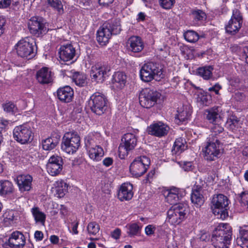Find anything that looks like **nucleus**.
<instances>
[{"mask_svg":"<svg viewBox=\"0 0 248 248\" xmlns=\"http://www.w3.org/2000/svg\"><path fill=\"white\" fill-rule=\"evenodd\" d=\"M214 125L211 128V133L207 138L209 141H220L222 136L221 134L223 133L224 128L220 124H214Z\"/></svg>","mask_w":248,"mask_h":248,"instance_id":"obj_28","label":"nucleus"},{"mask_svg":"<svg viewBox=\"0 0 248 248\" xmlns=\"http://www.w3.org/2000/svg\"><path fill=\"white\" fill-rule=\"evenodd\" d=\"M211 97L204 93H201L198 95L197 101L201 102L203 105H207L208 101Z\"/></svg>","mask_w":248,"mask_h":248,"instance_id":"obj_51","label":"nucleus"},{"mask_svg":"<svg viewBox=\"0 0 248 248\" xmlns=\"http://www.w3.org/2000/svg\"><path fill=\"white\" fill-rule=\"evenodd\" d=\"M137 144V137L131 133L125 134L121 139L118 148V155L121 159H124L129 153L135 148Z\"/></svg>","mask_w":248,"mask_h":248,"instance_id":"obj_8","label":"nucleus"},{"mask_svg":"<svg viewBox=\"0 0 248 248\" xmlns=\"http://www.w3.org/2000/svg\"><path fill=\"white\" fill-rule=\"evenodd\" d=\"M80 145V139L77 133L70 132L66 133L62 140L61 149L69 154L75 153Z\"/></svg>","mask_w":248,"mask_h":248,"instance_id":"obj_5","label":"nucleus"},{"mask_svg":"<svg viewBox=\"0 0 248 248\" xmlns=\"http://www.w3.org/2000/svg\"><path fill=\"white\" fill-rule=\"evenodd\" d=\"M107 101L104 95L96 92L91 96L88 101V106L93 113L101 115L105 113L108 108Z\"/></svg>","mask_w":248,"mask_h":248,"instance_id":"obj_6","label":"nucleus"},{"mask_svg":"<svg viewBox=\"0 0 248 248\" xmlns=\"http://www.w3.org/2000/svg\"><path fill=\"white\" fill-rule=\"evenodd\" d=\"M11 0H0V8L8 7L11 4Z\"/></svg>","mask_w":248,"mask_h":248,"instance_id":"obj_60","label":"nucleus"},{"mask_svg":"<svg viewBox=\"0 0 248 248\" xmlns=\"http://www.w3.org/2000/svg\"><path fill=\"white\" fill-rule=\"evenodd\" d=\"M212 204L213 213L217 218L224 220L228 217L229 200L226 196L221 194L215 195Z\"/></svg>","mask_w":248,"mask_h":248,"instance_id":"obj_4","label":"nucleus"},{"mask_svg":"<svg viewBox=\"0 0 248 248\" xmlns=\"http://www.w3.org/2000/svg\"><path fill=\"white\" fill-rule=\"evenodd\" d=\"M63 159L61 156L52 155L46 165L48 173L52 176H56L60 173L62 169Z\"/></svg>","mask_w":248,"mask_h":248,"instance_id":"obj_16","label":"nucleus"},{"mask_svg":"<svg viewBox=\"0 0 248 248\" xmlns=\"http://www.w3.org/2000/svg\"><path fill=\"white\" fill-rule=\"evenodd\" d=\"M59 57L64 62L72 60L75 56V48L71 44H67L61 46L59 49Z\"/></svg>","mask_w":248,"mask_h":248,"instance_id":"obj_20","label":"nucleus"},{"mask_svg":"<svg viewBox=\"0 0 248 248\" xmlns=\"http://www.w3.org/2000/svg\"><path fill=\"white\" fill-rule=\"evenodd\" d=\"M156 227L153 225H149L145 228V232L147 235H151L155 233Z\"/></svg>","mask_w":248,"mask_h":248,"instance_id":"obj_53","label":"nucleus"},{"mask_svg":"<svg viewBox=\"0 0 248 248\" xmlns=\"http://www.w3.org/2000/svg\"><path fill=\"white\" fill-rule=\"evenodd\" d=\"M110 70L109 67L101 64H96L91 68L90 75L92 80L97 82H103Z\"/></svg>","mask_w":248,"mask_h":248,"instance_id":"obj_17","label":"nucleus"},{"mask_svg":"<svg viewBox=\"0 0 248 248\" xmlns=\"http://www.w3.org/2000/svg\"><path fill=\"white\" fill-rule=\"evenodd\" d=\"M242 24V23L239 22V21H236L230 19L228 24L226 25V31L230 34L234 35L239 31L241 27Z\"/></svg>","mask_w":248,"mask_h":248,"instance_id":"obj_34","label":"nucleus"},{"mask_svg":"<svg viewBox=\"0 0 248 248\" xmlns=\"http://www.w3.org/2000/svg\"><path fill=\"white\" fill-rule=\"evenodd\" d=\"M43 233L42 232L37 231L35 232L34 237L38 241H41L43 238Z\"/></svg>","mask_w":248,"mask_h":248,"instance_id":"obj_63","label":"nucleus"},{"mask_svg":"<svg viewBox=\"0 0 248 248\" xmlns=\"http://www.w3.org/2000/svg\"><path fill=\"white\" fill-rule=\"evenodd\" d=\"M33 43V41L31 42L29 38L19 41L15 46L17 55L28 60L33 58L36 54Z\"/></svg>","mask_w":248,"mask_h":248,"instance_id":"obj_9","label":"nucleus"},{"mask_svg":"<svg viewBox=\"0 0 248 248\" xmlns=\"http://www.w3.org/2000/svg\"><path fill=\"white\" fill-rule=\"evenodd\" d=\"M98 137L97 135L90 133L85 138V145L87 149L98 146L97 141Z\"/></svg>","mask_w":248,"mask_h":248,"instance_id":"obj_38","label":"nucleus"},{"mask_svg":"<svg viewBox=\"0 0 248 248\" xmlns=\"http://www.w3.org/2000/svg\"><path fill=\"white\" fill-rule=\"evenodd\" d=\"M58 98L62 102L69 103L71 102L74 96V91L69 86H65L59 88L57 91Z\"/></svg>","mask_w":248,"mask_h":248,"instance_id":"obj_21","label":"nucleus"},{"mask_svg":"<svg viewBox=\"0 0 248 248\" xmlns=\"http://www.w3.org/2000/svg\"><path fill=\"white\" fill-rule=\"evenodd\" d=\"M54 186L56 194L59 198L63 197L68 191V185L62 180L56 182Z\"/></svg>","mask_w":248,"mask_h":248,"instance_id":"obj_31","label":"nucleus"},{"mask_svg":"<svg viewBox=\"0 0 248 248\" xmlns=\"http://www.w3.org/2000/svg\"><path fill=\"white\" fill-rule=\"evenodd\" d=\"M126 82V76L122 72H117L113 76L112 83L118 89L123 88Z\"/></svg>","mask_w":248,"mask_h":248,"instance_id":"obj_29","label":"nucleus"},{"mask_svg":"<svg viewBox=\"0 0 248 248\" xmlns=\"http://www.w3.org/2000/svg\"><path fill=\"white\" fill-rule=\"evenodd\" d=\"M90 158L93 160L98 161L104 155V151L101 147L97 146L87 149Z\"/></svg>","mask_w":248,"mask_h":248,"instance_id":"obj_33","label":"nucleus"},{"mask_svg":"<svg viewBox=\"0 0 248 248\" xmlns=\"http://www.w3.org/2000/svg\"><path fill=\"white\" fill-rule=\"evenodd\" d=\"M17 213L16 211L13 210H9L6 212L3 216L5 219L12 221L16 219V217H17Z\"/></svg>","mask_w":248,"mask_h":248,"instance_id":"obj_49","label":"nucleus"},{"mask_svg":"<svg viewBox=\"0 0 248 248\" xmlns=\"http://www.w3.org/2000/svg\"><path fill=\"white\" fill-rule=\"evenodd\" d=\"M232 228L228 224L220 223L212 232L211 242L216 248H227L232 239Z\"/></svg>","mask_w":248,"mask_h":248,"instance_id":"obj_1","label":"nucleus"},{"mask_svg":"<svg viewBox=\"0 0 248 248\" xmlns=\"http://www.w3.org/2000/svg\"><path fill=\"white\" fill-rule=\"evenodd\" d=\"M236 242L242 247L248 248V226L242 227L240 229V237L237 238Z\"/></svg>","mask_w":248,"mask_h":248,"instance_id":"obj_32","label":"nucleus"},{"mask_svg":"<svg viewBox=\"0 0 248 248\" xmlns=\"http://www.w3.org/2000/svg\"><path fill=\"white\" fill-rule=\"evenodd\" d=\"M141 227L137 223L130 224L128 226L129 231L127 233L130 237L137 235L140 233Z\"/></svg>","mask_w":248,"mask_h":248,"instance_id":"obj_44","label":"nucleus"},{"mask_svg":"<svg viewBox=\"0 0 248 248\" xmlns=\"http://www.w3.org/2000/svg\"><path fill=\"white\" fill-rule=\"evenodd\" d=\"M9 122L8 121L2 118H0V129H5L8 126Z\"/></svg>","mask_w":248,"mask_h":248,"instance_id":"obj_58","label":"nucleus"},{"mask_svg":"<svg viewBox=\"0 0 248 248\" xmlns=\"http://www.w3.org/2000/svg\"><path fill=\"white\" fill-rule=\"evenodd\" d=\"M113 160L111 157H106L103 161V164L106 167H109L113 164Z\"/></svg>","mask_w":248,"mask_h":248,"instance_id":"obj_61","label":"nucleus"},{"mask_svg":"<svg viewBox=\"0 0 248 248\" xmlns=\"http://www.w3.org/2000/svg\"><path fill=\"white\" fill-rule=\"evenodd\" d=\"M222 147L220 141H209L207 139V145L205 147L203 152L204 158L209 161H213L218 158L221 154Z\"/></svg>","mask_w":248,"mask_h":248,"instance_id":"obj_13","label":"nucleus"},{"mask_svg":"<svg viewBox=\"0 0 248 248\" xmlns=\"http://www.w3.org/2000/svg\"><path fill=\"white\" fill-rule=\"evenodd\" d=\"M31 212L37 222H40L44 224L46 219V215L42 212L40 211L38 207H34L31 209Z\"/></svg>","mask_w":248,"mask_h":248,"instance_id":"obj_42","label":"nucleus"},{"mask_svg":"<svg viewBox=\"0 0 248 248\" xmlns=\"http://www.w3.org/2000/svg\"><path fill=\"white\" fill-rule=\"evenodd\" d=\"M127 47L128 50L132 52H140L143 48V44L141 39L136 36L131 37L127 41Z\"/></svg>","mask_w":248,"mask_h":248,"instance_id":"obj_24","label":"nucleus"},{"mask_svg":"<svg viewBox=\"0 0 248 248\" xmlns=\"http://www.w3.org/2000/svg\"><path fill=\"white\" fill-rule=\"evenodd\" d=\"M185 39L189 42L194 43L197 42L199 39V34L195 31L189 30L184 34Z\"/></svg>","mask_w":248,"mask_h":248,"instance_id":"obj_43","label":"nucleus"},{"mask_svg":"<svg viewBox=\"0 0 248 248\" xmlns=\"http://www.w3.org/2000/svg\"><path fill=\"white\" fill-rule=\"evenodd\" d=\"M165 195L166 202L170 204H177L176 203L180 200L181 195L179 193V189L176 187H171L168 189Z\"/></svg>","mask_w":248,"mask_h":248,"instance_id":"obj_27","label":"nucleus"},{"mask_svg":"<svg viewBox=\"0 0 248 248\" xmlns=\"http://www.w3.org/2000/svg\"><path fill=\"white\" fill-rule=\"evenodd\" d=\"M200 239L202 241H209L210 239V235L208 233L206 232H201Z\"/></svg>","mask_w":248,"mask_h":248,"instance_id":"obj_59","label":"nucleus"},{"mask_svg":"<svg viewBox=\"0 0 248 248\" xmlns=\"http://www.w3.org/2000/svg\"><path fill=\"white\" fill-rule=\"evenodd\" d=\"M25 243L24 235L18 231L13 232L8 239V245L13 248H23Z\"/></svg>","mask_w":248,"mask_h":248,"instance_id":"obj_19","label":"nucleus"},{"mask_svg":"<svg viewBox=\"0 0 248 248\" xmlns=\"http://www.w3.org/2000/svg\"><path fill=\"white\" fill-rule=\"evenodd\" d=\"M241 124L240 121L234 115L230 116L226 122V126L232 131L238 128Z\"/></svg>","mask_w":248,"mask_h":248,"instance_id":"obj_40","label":"nucleus"},{"mask_svg":"<svg viewBox=\"0 0 248 248\" xmlns=\"http://www.w3.org/2000/svg\"><path fill=\"white\" fill-rule=\"evenodd\" d=\"M163 68L156 62H149L145 63L140 70V77L144 82L151 81L153 79L158 80V78H164Z\"/></svg>","mask_w":248,"mask_h":248,"instance_id":"obj_3","label":"nucleus"},{"mask_svg":"<svg viewBox=\"0 0 248 248\" xmlns=\"http://www.w3.org/2000/svg\"><path fill=\"white\" fill-rule=\"evenodd\" d=\"M121 25L119 19L108 20L103 24L97 32V40L101 45H105L108 43L112 34H117L120 32Z\"/></svg>","mask_w":248,"mask_h":248,"instance_id":"obj_2","label":"nucleus"},{"mask_svg":"<svg viewBox=\"0 0 248 248\" xmlns=\"http://www.w3.org/2000/svg\"><path fill=\"white\" fill-rule=\"evenodd\" d=\"M192 17L196 21H200L205 18V13L201 10H196L192 12Z\"/></svg>","mask_w":248,"mask_h":248,"instance_id":"obj_47","label":"nucleus"},{"mask_svg":"<svg viewBox=\"0 0 248 248\" xmlns=\"http://www.w3.org/2000/svg\"><path fill=\"white\" fill-rule=\"evenodd\" d=\"M72 78L75 84L79 87H83L86 84V77L84 74L76 72L73 74Z\"/></svg>","mask_w":248,"mask_h":248,"instance_id":"obj_41","label":"nucleus"},{"mask_svg":"<svg viewBox=\"0 0 248 248\" xmlns=\"http://www.w3.org/2000/svg\"><path fill=\"white\" fill-rule=\"evenodd\" d=\"M160 96L161 93L156 90L145 88L143 89L140 94V103L144 108H150L156 103Z\"/></svg>","mask_w":248,"mask_h":248,"instance_id":"obj_10","label":"nucleus"},{"mask_svg":"<svg viewBox=\"0 0 248 248\" xmlns=\"http://www.w3.org/2000/svg\"><path fill=\"white\" fill-rule=\"evenodd\" d=\"M6 20L3 16H0V36L4 32Z\"/></svg>","mask_w":248,"mask_h":248,"instance_id":"obj_54","label":"nucleus"},{"mask_svg":"<svg viewBox=\"0 0 248 248\" xmlns=\"http://www.w3.org/2000/svg\"><path fill=\"white\" fill-rule=\"evenodd\" d=\"M47 4L57 11L59 14L63 13V8L62 2L60 0H46Z\"/></svg>","mask_w":248,"mask_h":248,"instance_id":"obj_45","label":"nucleus"},{"mask_svg":"<svg viewBox=\"0 0 248 248\" xmlns=\"http://www.w3.org/2000/svg\"><path fill=\"white\" fill-rule=\"evenodd\" d=\"M114 0H98L100 5L105 6H108L109 4H111Z\"/></svg>","mask_w":248,"mask_h":248,"instance_id":"obj_64","label":"nucleus"},{"mask_svg":"<svg viewBox=\"0 0 248 248\" xmlns=\"http://www.w3.org/2000/svg\"><path fill=\"white\" fill-rule=\"evenodd\" d=\"M185 140L182 138L177 139L173 144L172 152L176 155H179L186 149Z\"/></svg>","mask_w":248,"mask_h":248,"instance_id":"obj_36","label":"nucleus"},{"mask_svg":"<svg viewBox=\"0 0 248 248\" xmlns=\"http://www.w3.org/2000/svg\"><path fill=\"white\" fill-rule=\"evenodd\" d=\"M240 202L244 204L248 203V192H243L240 195Z\"/></svg>","mask_w":248,"mask_h":248,"instance_id":"obj_55","label":"nucleus"},{"mask_svg":"<svg viewBox=\"0 0 248 248\" xmlns=\"http://www.w3.org/2000/svg\"><path fill=\"white\" fill-rule=\"evenodd\" d=\"M14 190L12 183L7 180L0 181V195H6L11 194Z\"/></svg>","mask_w":248,"mask_h":248,"instance_id":"obj_37","label":"nucleus"},{"mask_svg":"<svg viewBox=\"0 0 248 248\" xmlns=\"http://www.w3.org/2000/svg\"><path fill=\"white\" fill-rule=\"evenodd\" d=\"M213 68L211 66L199 67L197 69V75L205 80H209L213 77Z\"/></svg>","mask_w":248,"mask_h":248,"instance_id":"obj_35","label":"nucleus"},{"mask_svg":"<svg viewBox=\"0 0 248 248\" xmlns=\"http://www.w3.org/2000/svg\"><path fill=\"white\" fill-rule=\"evenodd\" d=\"M175 0H159L161 6L164 9H170L173 5Z\"/></svg>","mask_w":248,"mask_h":248,"instance_id":"obj_52","label":"nucleus"},{"mask_svg":"<svg viewBox=\"0 0 248 248\" xmlns=\"http://www.w3.org/2000/svg\"><path fill=\"white\" fill-rule=\"evenodd\" d=\"M99 229V225L95 222L89 223L87 227V230L89 233L93 235H95L98 233Z\"/></svg>","mask_w":248,"mask_h":248,"instance_id":"obj_46","label":"nucleus"},{"mask_svg":"<svg viewBox=\"0 0 248 248\" xmlns=\"http://www.w3.org/2000/svg\"><path fill=\"white\" fill-rule=\"evenodd\" d=\"M187 210L186 204L179 203L174 205L167 212V220L172 225H178L185 218Z\"/></svg>","mask_w":248,"mask_h":248,"instance_id":"obj_7","label":"nucleus"},{"mask_svg":"<svg viewBox=\"0 0 248 248\" xmlns=\"http://www.w3.org/2000/svg\"><path fill=\"white\" fill-rule=\"evenodd\" d=\"M182 167L185 171H190L193 168L192 163L191 162H184L183 165H182Z\"/></svg>","mask_w":248,"mask_h":248,"instance_id":"obj_56","label":"nucleus"},{"mask_svg":"<svg viewBox=\"0 0 248 248\" xmlns=\"http://www.w3.org/2000/svg\"><path fill=\"white\" fill-rule=\"evenodd\" d=\"M202 188L201 186H196L192 190L191 195V200L196 207L201 206L204 202L202 195Z\"/></svg>","mask_w":248,"mask_h":248,"instance_id":"obj_26","label":"nucleus"},{"mask_svg":"<svg viewBox=\"0 0 248 248\" xmlns=\"http://www.w3.org/2000/svg\"><path fill=\"white\" fill-rule=\"evenodd\" d=\"M150 164V158L146 156H140L136 158L131 163L129 169L131 174L139 177L144 174Z\"/></svg>","mask_w":248,"mask_h":248,"instance_id":"obj_11","label":"nucleus"},{"mask_svg":"<svg viewBox=\"0 0 248 248\" xmlns=\"http://www.w3.org/2000/svg\"><path fill=\"white\" fill-rule=\"evenodd\" d=\"M32 177L29 174H21L16 177V182L21 193L28 192L32 188Z\"/></svg>","mask_w":248,"mask_h":248,"instance_id":"obj_18","label":"nucleus"},{"mask_svg":"<svg viewBox=\"0 0 248 248\" xmlns=\"http://www.w3.org/2000/svg\"><path fill=\"white\" fill-rule=\"evenodd\" d=\"M231 20L239 21V22L242 23V16L238 10L235 9L233 10Z\"/></svg>","mask_w":248,"mask_h":248,"instance_id":"obj_50","label":"nucleus"},{"mask_svg":"<svg viewBox=\"0 0 248 248\" xmlns=\"http://www.w3.org/2000/svg\"><path fill=\"white\" fill-rule=\"evenodd\" d=\"M206 118L211 123L215 124L219 118L218 110L217 108H213L206 111Z\"/></svg>","mask_w":248,"mask_h":248,"instance_id":"obj_39","label":"nucleus"},{"mask_svg":"<svg viewBox=\"0 0 248 248\" xmlns=\"http://www.w3.org/2000/svg\"><path fill=\"white\" fill-rule=\"evenodd\" d=\"M133 186L130 183H124L122 185L118 194L119 199L122 201L130 200L133 195Z\"/></svg>","mask_w":248,"mask_h":248,"instance_id":"obj_25","label":"nucleus"},{"mask_svg":"<svg viewBox=\"0 0 248 248\" xmlns=\"http://www.w3.org/2000/svg\"><path fill=\"white\" fill-rule=\"evenodd\" d=\"M53 75L47 67H43L37 72L36 79L42 84H48L52 82Z\"/></svg>","mask_w":248,"mask_h":248,"instance_id":"obj_22","label":"nucleus"},{"mask_svg":"<svg viewBox=\"0 0 248 248\" xmlns=\"http://www.w3.org/2000/svg\"><path fill=\"white\" fill-rule=\"evenodd\" d=\"M169 130V126L161 121L154 122L147 128L149 134L159 138L167 135Z\"/></svg>","mask_w":248,"mask_h":248,"instance_id":"obj_15","label":"nucleus"},{"mask_svg":"<svg viewBox=\"0 0 248 248\" xmlns=\"http://www.w3.org/2000/svg\"><path fill=\"white\" fill-rule=\"evenodd\" d=\"M121 230L119 228H117L111 232V236L115 239H118L121 234Z\"/></svg>","mask_w":248,"mask_h":248,"instance_id":"obj_62","label":"nucleus"},{"mask_svg":"<svg viewBox=\"0 0 248 248\" xmlns=\"http://www.w3.org/2000/svg\"><path fill=\"white\" fill-rule=\"evenodd\" d=\"M15 139L21 144L31 142L33 139L32 132L31 127L27 124L16 126L13 130Z\"/></svg>","mask_w":248,"mask_h":248,"instance_id":"obj_12","label":"nucleus"},{"mask_svg":"<svg viewBox=\"0 0 248 248\" xmlns=\"http://www.w3.org/2000/svg\"><path fill=\"white\" fill-rule=\"evenodd\" d=\"M3 108L4 111L11 113H14L17 110L16 107L12 102H8L4 104L3 105Z\"/></svg>","mask_w":248,"mask_h":248,"instance_id":"obj_48","label":"nucleus"},{"mask_svg":"<svg viewBox=\"0 0 248 248\" xmlns=\"http://www.w3.org/2000/svg\"><path fill=\"white\" fill-rule=\"evenodd\" d=\"M221 89V86L218 83H216L214 86L208 89L210 92H214L216 94H219V91Z\"/></svg>","mask_w":248,"mask_h":248,"instance_id":"obj_57","label":"nucleus"},{"mask_svg":"<svg viewBox=\"0 0 248 248\" xmlns=\"http://www.w3.org/2000/svg\"><path fill=\"white\" fill-rule=\"evenodd\" d=\"M28 26L31 33L39 36L45 34L47 30L45 20L41 17H33L28 23Z\"/></svg>","mask_w":248,"mask_h":248,"instance_id":"obj_14","label":"nucleus"},{"mask_svg":"<svg viewBox=\"0 0 248 248\" xmlns=\"http://www.w3.org/2000/svg\"><path fill=\"white\" fill-rule=\"evenodd\" d=\"M178 114L176 115V119L180 122H185L190 117L191 114V110L188 106H183L182 108L179 109L177 111Z\"/></svg>","mask_w":248,"mask_h":248,"instance_id":"obj_30","label":"nucleus"},{"mask_svg":"<svg viewBox=\"0 0 248 248\" xmlns=\"http://www.w3.org/2000/svg\"><path fill=\"white\" fill-rule=\"evenodd\" d=\"M61 136L57 133L52 134L49 138L43 140L42 141L43 149L46 151H49L53 149L59 143Z\"/></svg>","mask_w":248,"mask_h":248,"instance_id":"obj_23","label":"nucleus"}]
</instances>
